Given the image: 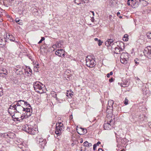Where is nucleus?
<instances>
[{
	"instance_id": "2eb2a0df",
	"label": "nucleus",
	"mask_w": 151,
	"mask_h": 151,
	"mask_svg": "<svg viewBox=\"0 0 151 151\" xmlns=\"http://www.w3.org/2000/svg\"><path fill=\"white\" fill-rule=\"evenodd\" d=\"M114 52L116 54L120 53L121 51L122 50V47L117 46V47H116L115 48Z\"/></svg>"
},
{
	"instance_id": "8fccbe9b",
	"label": "nucleus",
	"mask_w": 151,
	"mask_h": 151,
	"mask_svg": "<svg viewBox=\"0 0 151 151\" xmlns=\"http://www.w3.org/2000/svg\"><path fill=\"white\" fill-rule=\"evenodd\" d=\"M92 146V144L90 143H88L87 147H90Z\"/></svg>"
},
{
	"instance_id": "7ed1b4c3",
	"label": "nucleus",
	"mask_w": 151,
	"mask_h": 151,
	"mask_svg": "<svg viewBox=\"0 0 151 151\" xmlns=\"http://www.w3.org/2000/svg\"><path fill=\"white\" fill-rule=\"evenodd\" d=\"M86 65L90 68L93 67L95 65L94 57L91 55H88L86 58Z\"/></svg>"
},
{
	"instance_id": "f03ea898",
	"label": "nucleus",
	"mask_w": 151,
	"mask_h": 151,
	"mask_svg": "<svg viewBox=\"0 0 151 151\" xmlns=\"http://www.w3.org/2000/svg\"><path fill=\"white\" fill-rule=\"evenodd\" d=\"M33 86L35 91L40 93L45 92V86L40 82L37 81L34 83Z\"/></svg>"
},
{
	"instance_id": "680f3d73",
	"label": "nucleus",
	"mask_w": 151,
	"mask_h": 151,
	"mask_svg": "<svg viewBox=\"0 0 151 151\" xmlns=\"http://www.w3.org/2000/svg\"><path fill=\"white\" fill-rule=\"evenodd\" d=\"M124 37H128V35H124Z\"/></svg>"
},
{
	"instance_id": "69168bd1",
	"label": "nucleus",
	"mask_w": 151,
	"mask_h": 151,
	"mask_svg": "<svg viewBox=\"0 0 151 151\" xmlns=\"http://www.w3.org/2000/svg\"><path fill=\"white\" fill-rule=\"evenodd\" d=\"M120 44H121L122 45H123V46H124V45L123 44V43H122V42H121Z\"/></svg>"
},
{
	"instance_id": "3c124183",
	"label": "nucleus",
	"mask_w": 151,
	"mask_h": 151,
	"mask_svg": "<svg viewBox=\"0 0 151 151\" xmlns=\"http://www.w3.org/2000/svg\"><path fill=\"white\" fill-rule=\"evenodd\" d=\"M100 144H101V142H98L96 144V146H97V145H99Z\"/></svg>"
},
{
	"instance_id": "0eeeda50",
	"label": "nucleus",
	"mask_w": 151,
	"mask_h": 151,
	"mask_svg": "<svg viewBox=\"0 0 151 151\" xmlns=\"http://www.w3.org/2000/svg\"><path fill=\"white\" fill-rule=\"evenodd\" d=\"M15 105L12 104L10 106L8 109V112L12 116V115H13L14 113H15L16 109H15Z\"/></svg>"
},
{
	"instance_id": "c9c22d12",
	"label": "nucleus",
	"mask_w": 151,
	"mask_h": 151,
	"mask_svg": "<svg viewBox=\"0 0 151 151\" xmlns=\"http://www.w3.org/2000/svg\"><path fill=\"white\" fill-rule=\"evenodd\" d=\"M128 100L127 99H125L124 100V104L125 105H127L128 104Z\"/></svg>"
},
{
	"instance_id": "37998d69",
	"label": "nucleus",
	"mask_w": 151,
	"mask_h": 151,
	"mask_svg": "<svg viewBox=\"0 0 151 151\" xmlns=\"http://www.w3.org/2000/svg\"><path fill=\"white\" fill-rule=\"evenodd\" d=\"M13 81L14 83L15 84H17V83H18V81H16V80H14V79L13 80Z\"/></svg>"
},
{
	"instance_id": "5fc2aeb1",
	"label": "nucleus",
	"mask_w": 151,
	"mask_h": 151,
	"mask_svg": "<svg viewBox=\"0 0 151 151\" xmlns=\"http://www.w3.org/2000/svg\"><path fill=\"white\" fill-rule=\"evenodd\" d=\"M1 15L0 14V22H2L3 21L2 19L1 18Z\"/></svg>"
},
{
	"instance_id": "9d476101",
	"label": "nucleus",
	"mask_w": 151,
	"mask_h": 151,
	"mask_svg": "<svg viewBox=\"0 0 151 151\" xmlns=\"http://www.w3.org/2000/svg\"><path fill=\"white\" fill-rule=\"evenodd\" d=\"M55 54L59 57H64L65 51L63 49L58 50L55 52Z\"/></svg>"
},
{
	"instance_id": "5701e85b",
	"label": "nucleus",
	"mask_w": 151,
	"mask_h": 151,
	"mask_svg": "<svg viewBox=\"0 0 151 151\" xmlns=\"http://www.w3.org/2000/svg\"><path fill=\"white\" fill-rule=\"evenodd\" d=\"M128 59L124 58V59H122L120 58V61L121 63L123 64H126L127 63V60Z\"/></svg>"
},
{
	"instance_id": "423d86ee",
	"label": "nucleus",
	"mask_w": 151,
	"mask_h": 151,
	"mask_svg": "<svg viewBox=\"0 0 151 151\" xmlns=\"http://www.w3.org/2000/svg\"><path fill=\"white\" fill-rule=\"evenodd\" d=\"M144 53L148 58L151 59V46H147L145 47L144 51Z\"/></svg>"
},
{
	"instance_id": "412c9836",
	"label": "nucleus",
	"mask_w": 151,
	"mask_h": 151,
	"mask_svg": "<svg viewBox=\"0 0 151 151\" xmlns=\"http://www.w3.org/2000/svg\"><path fill=\"white\" fill-rule=\"evenodd\" d=\"M62 129L61 128H59V127H56L55 133L57 134H59L60 133Z\"/></svg>"
},
{
	"instance_id": "79ce46f5",
	"label": "nucleus",
	"mask_w": 151,
	"mask_h": 151,
	"mask_svg": "<svg viewBox=\"0 0 151 151\" xmlns=\"http://www.w3.org/2000/svg\"><path fill=\"white\" fill-rule=\"evenodd\" d=\"M96 144H95L93 145V150H96Z\"/></svg>"
},
{
	"instance_id": "a211bd4d",
	"label": "nucleus",
	"mask_w": 151,
	"mask_h": 151,
	"mask_svg": "<svg viewBox=\"0 0 151 151\" xmlns=\"http://www.w3.org/2000/svg\"><path fill=\"white\" fill-rule=\"evenodd\" d=\"M25 73L27 74H29L31 75V74L32 73V70L29 67H27L26 69L25 70Z\"/></svg>"
},
{
	"instance_id": "c03bdc74",
	"label": "nucleus",
	"mask_w": 151,
	"mask_h": 151,
	"mask_svg": "<svg viewBox=\"0 0 151 151\" xmlns=\"http://www.w3.org/2000/svg\"><path fill=\"white\" fill-rule=\"evenodd\" d=\"M114 78H111V79H109V81L110 82H112L114 81Z\"/></svg>"
},
{
	"instance_id": "a878e982",
	"label": "nucleus",
	"mask_w": 151,
	"mask_h": 151,
	"mask_svg": "<svg viewBox=\"0 0 151 151\" xmlns=\"http://www.w3.org/2000/svg\"><path fill=\"white\" fill-rule=\"evenodd\" d=\"M50 94L52 97L55 98L56 99H57V94L55 91H52L50 93Z\"/></svg>"
},
{
	"instance_id": "c85d7f7f",
	"label": "nucleus",
	"mask_w": 151,
	"mask_h": 151,
	"mask_svg": "<svg viewBox=\"0 0 151 151\" xmlns=\"http://www.w3.org/2000/svg\"><path fill=\"white\" fill-rule=\"evenodd\" d=\"M39 66L38 64L35 65V66H34V70L36 72L38 71V68H39Z\"/></svg>"
},
{
	"instance_id": "473e14b6",
	"label": "nucleus",
	"mask_w": 151,
	"mask_h": 151,
	"mask_svg": "<svg viewBox=\"0 0 151 151\" xmlns=\"http://www.w3.org/2000/svg\"><path fill=\"white\" fill-rule=\"evenodd\" d=\"M147 36L148 38L151 39V32H148L147 33Z\"/></svg>"
},
{
	"instance_id": "20e7f679",
	"label": "nucleus",
	"mask_w": 151,
	"mask_h": 151,
	"mask_svg": "<svg viewBox=\"0 0 151 151\" xmlns=\"http://www.w3.org/2000/svg\"><path fill=\"white\" fill-rule=\"evenodd\" d=\"M21 113L16 112L13 115H12V117L14 119H16V121H20L25 118L24 115H22Z\"/></svg>"
},
{
	"instance_id": "1a4fd4ad",
	"label": "nucleus",
	"mask_w": 151,
	"mask_h": 151,
	"mask_svg": "<svg viewBox=\"0 0 151 151\" xmlns=\"http://www.w3.org/2000/svg\"><path fill=\"white\" fill-rule=\"evenodd\" d=\"M37 142L43 148L44 147L46 143L45 139H44L42 138H40L37 139Z\"/></svg>"
},
{
	"instance_id": "09e8293b",
	"label": "nucleus",
	"mask_w": 151,
	"mask_h": 151,
	"mask_svg": "<svg viewBox=\"0 0 151 151\" xmlns=\"http://www.w3.org/2000/svg\"><path fill=\"white\" fill-rule=\"evenodd\" d=\"M3 134H4V133H0V136L1 137H4V135H3Z\"/></svg>"
},
{
	"instance_id": "dca6fc26",
	"label": "nucleus",
	"mask_w": 151,
	"mask_h": 151,
	"mask_svg": "<svg viewBox=\"0 0 151 151\" xmlns=\"http://www.w3.org/2000/svg\"><path fill=\"white\" fill-rule=\"evenodd\" d=\"M128 54L126 53L123 52L121 55L120 58L122 59H124V58L128 59Z\"/></svg>"
},
{
	"instance_id": "f3484780",
	"label": "nucleus",
	"mask_w": 151,
	"mask_h": 151,
	"mask_svg": "<svg viewBox=\"0 0 151 151\" xmlns=\"http://www.w3.org/2000/svg\"><path fill=\"white\" fill-rule=\"evenodd\" d=\"M6 37L11 41H14L15 40L14 37L11 34L7 35Z\"/></svg>"
},
{
	"instance_id": "864d4df0",
	"label": "nucleus",
	"mask_w": 151,
	"mask_h": 151,
	"mask_svg": "<svg viewBox=\"0 0 151 151\" xmlns=\"http://www.w3.org/2000/svg\"><path fill=\"white\" fill-rule=\"evenodd\" d=\"M127 4L128 6L130 5V3L129 2V1H128V0L127 1Z\"/></svg>"
},
{
	"instance_id": "7c9ffc66",
	"label": "nucleus",
	"mask_w": 151,
	"mask_h": 151,
	"mask_svg": "<svg viewBox=\"0 0 151 151\" xmlns=\"http://www.w3.org/2000/svg\"><path fill=\"white\" fill-rule=\"evenodd\" d=\"M128 84L127 83H121L120 84V85L122 87H127Z\"/></svg>"
},
{
	"instance_id": "2f4dec72",
	"label": "nucleus",
	"mask_w": 151,
	"mask_h": 151,
	"mask_svg": "<svg viewBox=\"0 0 151 151\" xmlns=\"http://www.w3.org/2000/svg\"><path fill=\"white\" fill-rule=\"evenodd\" d=\"M139 60L138 58H136L134 60V62H135V65H137L139 64V62H138Z\"/></svg>"
},
{
	"instance_id": "052dcab7",
	"label": "nucleus",
	"mask_w": 151,
	"mask_h": 151,
	"mask_svg": "<svg viewBox=\"0 0 151 151\" xmlns=\"http://www.w3.org/2000/svg\"><path fill=\"white\" fill-rule=\"evenodd\" d=\"M120 14V13L119 12H117V16H119V15Z\"/></svg>"
},
{
	"instance_id": "a18cd8bd",
	"label": "nucleus",
	"mask_w": 151,
	"mask_h": 151,
	"mask_svg": "<svg viewBox=\"0 0 151 151\" xmlns=\"http://www.w3.org/2000/svg\"><path fill=\"white\" fill-rule=\"evenodd\" d=\"M2 89H1L0 88V97L1 96V95L2 94Z\"/></svg>"
},
{
	"instance_id": "b1692460",
	"label": "nucleus",
	"mask_w": 151,
	"mask_h": 151,
	"mask_svg": "<svg viewBox=\"0 0 151 151\" xmlns=\"http://www.w3.org/2000/svg\"><path fill=\"white\" fill-rule=\"evenodd\" d=\"M31 111V108H24V111H23V112H22V114H25L26 113Z\"/></svg>"
},
{
	"instance_id": "6ab92c4d",
	"label": "nucleus",
	"mask_w": 151,
	"mask_h": 151,
	"mask_svg": "<svg viewBox=\"0 0 151 151\" xmlns=\"http://www.w3.org/2000/svg\"><path fill=\"white\" fill-rule=\"evenodd\" d=\"M66 95L69 98H70L72 97L73 95L71 93V91L69 90L67 91Z\"/></svg>"
},
{
	"instance_id": "4be33fe9",
	"label": "nucleus",
	"mask_w": 151,
	"mask_h": 151,
	"mask_svg": "<svg viewBox=\"0 0 151 151\" xmlns=\"http://www.w3.org/2000/svg\"><path fill=\"white\" fill-rule=\"evenodd\" d=\"M63 127V124L61 122L58 123H57L56 124V127H59V128H61L62 129V128Z\"/></svg>"
},
{
	"instance_id": "a19ab883",
	"label": "nucleus",
	"mask_w": 151,
	"mask_h": 151,
	"mask_svg": "<svg viewBox=\"0 0 151 151\" xmlns=\"http://www.w3.org/2000/svg\"><path fill=\"white\" fill-rule=\"evenodd\" d=\"M23 145H22V144H20V145H19L18 146V147L20 148L21 149H23Z\"/></svg>"
},
{
	"instance_id": "39448f33",
	"label": "nucleus",
	"mask_w": 151,
	"mask_h": 151,
	"mask_svg": "<svg viewBox=\"0 0 151 151\" xmlns=\"http://www.w3.org/2000/svg\"><path fill=\"white\" fill-rule=\"evenodd\" d=\"M19 103H20L18 101L16 104H14V105H15L14 108L17 112L21 113L22 114V112L24 109V108Z\"/></svg>"
},
{
	"instance_id": "f8f14e48",
	"label": "nucleus",
	"mask_w": 151,
	"mask_h": 151,
	"mask_svg": "<svg viewBox=\"0 0 151 151\" xmlns=\"http://www.w3.org/2000/svg\"><path fill=\"white\" fill-rule=\"evenodd\" d=\"M37 129L36 128H33L30 127L28 132L29 134H34L37 132Z\"/></svg>"
},
{
	"instance_id": "393cba45",
	"label": "nucleus",
	"mask_w": 151,
	"mask_h": 151,
	"mask_svg": "<svg viewBox=\"0 0 151 151\" xmlns=\"http://www.w3.org/2000/svg\"><path fill=\"white\" fill-rule=\"evenodd\" d=\"M1 70L4 72L3 73H0V76H1V75L3 74H4L6 75H7V72L6 70L5 69L3 68Z\"/></svg>"
},
{
	"instance_id": "bf43d9fd",
	"label": "nucleus",
	"mask_w": 151,
	"mask_h": 151,
	"mask_svg": "<svg viewBox=\"0 0 151 151\" xmlns=\"http://www.w3.org/2000/svg\"><path fill=\"white\" fill-rule=\"evenodd\" d=\"M94 40L95 41H98V40H99L97 38H95L94 39Z\"/></svg>"
},
{
	"instance_id": "ea45409f",
	"label": "nucleus",
	"mask_w": 151,
	"mask_h": 151,
	"mask_svg": "<svg viewBox=\"0 0 151 151\" xmlns=\"http://www.w3.org/2000/svg\"><path fill=\"white\" fill-rule=\"evenodd\" d=\"M128 38L125 37H123V40L125 41H127L128 40Z\"/></svg>"
},
{
	"instance_id": "4d7b16f0",
	"label": "nucleus",
	"mask_w": 151,
	"mask_h": 151,
	"mask_svg": "<svg viewBox=\"0 0 151 151\" xmlns=\"http://www.w3.org/2000/svg\"><path fill=\"white\" fill-rule=\"evenodd\" d=\"M94 19L93 17L91 19V21L92 22H94Z\"/></svg>"
},
{
	"instance_id": "4468645a",
	"label": "nucleus",
	"mask_w": 151,
	"mask_h": 151,
	"mask_svg": "<svg viewBox=\"0 0 151 151\" xmlns=\"http://www.w3.org/2000/svg\"><path fill=\"white\" fill-rule=\"evenodd\" d=\"M88 0H75V2L78 5L83 3H86L88 1Z\"/></svg>"
},
{
	"instance_id": "bb28decb",
	"label": "nucleus",
	"mask_w": 151,
	"mask_h": 151,
	"mask_svg": "<svg viewBox=\"0 0 151 151\" xmlns=\"http://www.w3.org/2000/svg\"><path fill=\"white\" fill-rule=\"evenodd\" d=\"M32 112L31 111L29 112H27L25 113V115L24 116H25V118L28 117L29 116H30L31 115Z\"/></svg>"
},
{
	"instance_id": "c756f323",
	"label": "nucleus",
	"mask_w": 151,
	"mask_h": 151,
	"mask_svg": "<svg viewBox=\"0 0 151 151\" xmlns=\"http://www.w3.org/2000/svg\"><path fill=\"white\" fill-rule=\"evenodd\" d=\"M20 103H21V102H22V103H24V104L26 105H28L30 107V105L29 104H27V103L26 101H24L22 100H20L19 101H18Z\"/></svg>"
},
{
	"instance_id": "49530a36",
	"label": "nucleus",
	"mask_w": 151,
	"mask_h": 151,
	"mask_svg": "<svg viewBox=\"0 0 151 151\" xmlns=\"http://www.w3.org/2000/svg\"><path fill=\"white\" fill-rule=\"evenodd\" d=\"M52 47L54 48H55L57 47L56 45H52Z\"/></svg>"
},
{
	"instance_id": "f257e3e1",
	"label": "nucleus",
	"mask_w": 151,
	"mask_h": 151,
	"mask_svg": "<svg viewBox=\"0 0 151 151\" xmlns=\"http://www.w3.org/2000/svg\"><path fill=\"white\" fill-rule=\"evenodd\" d=\"M107 122L104 124V127L105 130H110L113 126L114 118H112V114L109 113L107 115Z\"/></svg>"
},
{
	"instance_id": "6e6552de",
	"label": "nucleus",
	"mask_w": 151,
	"mask_h": 151,
	"mask_svg": "<svg viewBox=\"0 0 151 151\" xmlns=\"http://www.w3.org/2000/svg\"><path fill=\"white\" fill-rule=\"evenodd\" d=\"M76 130L77 132L80 135H82L86 133L87 132L86 129H84L82 127H77Z\"/></svg>"
},
{
	"instance_id": "0e129e2a",
	"label": "nucleus",
	"mask_w": 151,
	"mask_h": 151,
	"mask_svg": "<svg viewBox=\"0 0 151 151\" xmlns=\"http://www.w3.org/2000/svg\"><path fill=\"white\" fill-rule=\"evenodd\" d=\"M119 18H120V19H121V18H122V16H119Z\"/></svg>"
},
{
	"instance_id": "e433bc0d",
	"label": "nucleus",
	"mask_w": 151,
	"mask_h": 151,
	"mask_svg": "<svg viewBox=\"0 0 151 151\" xmlns=\"http://www.w3.org/2000/svg\"><path fill=\"white\" fill-rule=\"evenodd\" d=\"M45 39V38L44 37H42V38L41 40L39 41V42H38V44H40L41 43L42 41L44 40Z\"/></svg>"
},
{
	"instance_id": "e2e57ef3",
	"label": "nucleus",
	"mask_w": 151,
	"mask_h": 151,
	"mask_svg": "<svg viewBox=\"0 0 151 151\" xmlns=\"http://www.w3.org/2000/svg\"><path fill=\"white\" fill-rule=\"evenodd\" d=\"M20 103V105H21V104L22 105V104H24V103H22V102H21V103Z\"/></svg>"
},
{
	"instance_id": "603ef678",
	"label": "nucleus",
	"mask_w": 151,
	"mask_h": 151,
	"mask_svg": "<svg viewBox=\"0 0 151 151\" xmlns=\"http://www.w3.org/2000/svg\"><path fill=\"white\" fill-rule=\"evenodd\" d=\"M20 20L18 19V20H17V19H16L15 20V21L17 22V23H18V22H19Z\"/></svg>"
},
{
	"instance_id": "f704fd0d",
	"label": "nucleus",
	"mask_w": 151,
	"mask_h": 151,
	"mask_svg": "<svg viewBox=\"0 0 151 151\" xmlns=\"http://www.w3.org/2000/svg\"><path fill=\"white\" fill-rule=\"evenodd\" d=\"M102 43L103 42L102 41H101L100 40H98V43L99 46L101 45H102Z\"/></svg>"
},
{
	"instance_id": "cd10ccee",
	"label": "nucleus",
	"mask_w": 151,
	"mask_h": 151,
	"mask_svg": "<svg viewBox=\"0 0 151 151\" xmlns=\"http://www.w3.org/2000/svg\"><path fill=\"white\" fill-rule=\"evenodd\" d=\"M16 70V72L17 73V74H19V75H21L22 74V71L21 70H19L18 69H15Z\"/></svg>"
},
{
	"instance_id": "aec40b11",
	"label": "nucleus",
	"mask_w": 151,
	"mask_h": 151,
	"mask_svg": "<svg viewBox=\"0 0 151 151\" xmlns=\"http://www.w3.org/2000/svg\"><path fill=\"white\" fill-rule=\"evenodd\" d=\"M29 127L28 126L24 125L23 126L22 129L23 130L28 132Z\"/></svg>"
},
{
	"instance_id": "338daca9",
	"label": "nucleus",
	"mask_w": 151,
	"mask_h": 151,
	"mask_svg": "<svg viewBox=\"0 0 151 151\" xmlns=\"http://www.w3.org/2000/svg\"><path fill=\"white\" fill-rule=\"evenodd\" d=\"M83 142V140H81V141L80 142L81 143H82Z\"/></svg>"
},
{
	"instance_id": "72a5a7b5",
	"label": "nucleus",
	"mask_w": 151,
	"mask_h": 151,
	"mask_svg": "<svg viewBox=\"0 0 151 151\" xmlns=\"http://www.w3.org/2000/svg\"><path fill=\"white\" fill-rule=\"evenodd\" d=\"M3 135H4V137H3L5 138H8V137H9V135L8 134L6 133H4Z\"/></svg>"
},
{
	"instance_id": "13d9d810",
	"label": "nucleus",
	"mask_w": 151,
	"mask_h": 151,
	"mask_svg": "<svg viewBox=\"0 0 151 151\" xmlns=\"http://www.w3.org/2000/svg\"><path fill=\"white\" fill-rule=\"evenodd\" d=\"M90 12H91V13H92L93 16H94V13L93 12V11H91Z\"/></svg>"
},
{
	"instance_id": "de8ad7c7",
	"label": "nucleus",
	"mask_w": 151,
	"mask_h": 151,
	"mask_svg": "<svg viewBox=\"0 0 151 151\" xmlns=\"http://www.w3.org/2000/svg\"><path fill=\"white\" fill-rule=\"evenodd\" d=\"M139 1L140 2H141V1H142V2H143L144 3H145V4H147V3L146 1L144 0H139Z\"/></svg>"
},
{
	"instance_id": "4c0bfd02",
	"label": "nucleus",
	"mask_w": 151,
	"mask_h": 151,
	"mask_svg": "<svg viewBox=\"0 0 151 151\" xmlns=\"http://www.w3.org/2000/svg\"><path fill=\"white\" fill-rule=\"evenodd\" d=\"M113 74V72L112 71L111 72L109 73H108L107 74L106 76L108 78H109L110 77V75H112Z\"/></svg>"
},
{
	"instance_id": "ddd939ff",
	"label": "nucleus",
	"mask_w": 151,
	"mask_h": 151,
	"mask_svg": "<svg viewBox=\"0 0 151 151\" xmlns=\"http://www.w3.org/2000/svg\"><path fill=\"white\" fill-rule=\"evenodd\" d=\"M113 44V40L111 39H108L105 42V45L108 47L111 46Z\"/></svg>"
},
{
	"instance_id": "774afa93",
	"label": "nucleus",
	"mask_w": 151,
	"mask_h": 151,
	"mask_svg": "<svg viewBox=\"0 0 151 151\" xmlns=\"http://www.w3.org/2000/svg\"><path fill=\"white\" fill-rule=\"evenodd\" d=\"M121 151H125V150H121Z\"/></svg>"
},
{
	"instance_id": "58836bf2",
	"label": "nucleus",
	"mask_w": 151,
	"mask_h": 151,
	"mask_svg": "<svg viewBox=\"0 0 151 151\" xmlns=\"http://www.w3.org/2000/svg\"><path fill=\"white\" fill-rule=\"evenodd\" d=\"M88 142L87 141H86L85 142H84L83 144L84 145V146L85 147H87L88 146Z\"/></svg>"
},
{
	"instance_id": "9b49d317",
	"label": "nucleus",
	"mask_w": 151,
	"mask_h": 151,
	"mask_svg": "<svg viewBox=\"0 0 151 151\" xmlns=\"http://www.w3.org/2000/svg\"><path fill=\"white\" fill-rule=\"evenodd\" d=\"M113 101L111 100H109L108 101V105L107 106V113H108V109H110V113H111L112 114V106L113 104Z\"/></svg>"
},
{
	"instance_id": "6e6d98bb",
	"label": "nucleus",
	"mask_w": 151,
	"mask_h": 151,
	"mask_svg": "<svg viewBox=\"0 0 151 151\" xmlns=\"http://www.w3.org/2000/svg\"><path fill=\"white\" fill-rule=\"evenodd\" d=\"M98 151H103V150L101 148L99 149Z\"/></svg>"
}]
</instances>
